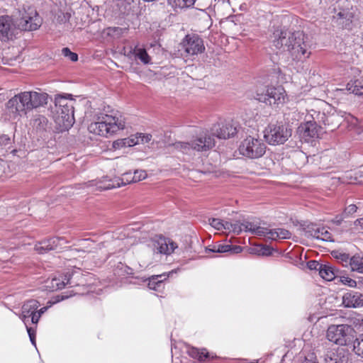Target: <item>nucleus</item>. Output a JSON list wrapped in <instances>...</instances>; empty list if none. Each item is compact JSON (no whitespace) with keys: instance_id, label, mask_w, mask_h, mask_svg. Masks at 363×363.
I'll return each mask as SVG.
<instances>
[{"instance_id":"1","label":"nucleus","mask_w":363,"mask_h":363,"mask_svg":"<svg viewBox=\"0 0 363 363\" xmlns=\"http://www.w3.org/2000/svg\"><path fill=\"white\" fill-rule=\"evenodd\" d=\"M273 45L282 59L291 60L295 62H303L311 55L309 45L306 42V36L301 31L290 32L276 30L274 33Z\"/></svg>"},{"instance_id":"2","label":"nucleus","mask_w":363,"mask_h":363,"mask_svg":"<svg viewBox=\"0 0 363 363\" xmlns=\"http://www.w3.org/2000/svg\"><path fill=\"white\" fill-rule=\"evenodd\" d=\"M212 135H201L191 143L176 142L173 144L175 149L183 153L188 154L191 150L206 151L215 146L214 136L219 139H228L237 133V128L230 123H221L214 125Z\"/></svg>"},{"instance_id":"3","label":"nucleus","mask_w":363,"mask_h":363,"mask_svg":"<svg viewBox=\"0 0 363 363\" xmlns=\"http://www.w3.org/2000/svg\"><path fill=\"white\" fill-rule=\"evenodd\" d=\"M48 97L46 93L23 91L9 99L6 108L15 117L22 116L34 108L47 104Z\"/></svg>"},{"instance_id":"4","label":"nucleus","mask_w":363,"mask_h":363,"mask_svg":"<svg viewBox=\"0 0 363 363\" xmlns=\"http://www.w3.org/2000/svg\"><path fill=\"white\" fill-rule=\"evenodd\" d=\"M125 126V119L121 115L101 113L96 121L89 125L88 129L90 133L108 138L123 130Z\"/></svg>"},{"instance_id":"5","label":"nucleus","mask_w":363,"mask_h":363,"mask_svg":"<svg viewBox=\"0 0 363 363\" xmlns=\"http://www.w3.org/2000/svg\"><path fill=\"white\" fill-rule=\"evenodd\" d=\"M53 118L60 131L71 128L74 123V108L71 102L60 96L55 98Z\"/></svg>"},{"instance_id":"6","label":"nucleus","mask_w":363,"mask_h":363,"mask_svg":"<svg viewBox=\"0 0 363 363\" xmlns=\"http://www.w3.org/2000/svg\"><path fill=\"white\" fill-rule=\"evenodd\" d=\"M292 130L289 125L282 123L269 124L264 129V138L272 145L284 144L291 136Z\"/></svg>"},{"instance_id":"7","label":"nucleus","mask_w":363,"mask_h":363,"mask_svg":"<svg viewBox=\"0 0 363 363\" xmlns=\"http://www.w3.org/2000/svg\"><path fill=\"white\" fill-rule=\"evenodd\" d=\"M313 121H308L302 123L298 128V133L304 141L309 143L311 140L318 138V126L327 124V117L324 113L314 111L311 114Z\"/></svg>"},{"instance_id":"8","label":"nucleus","mask_w":363,"mask_h":363,"mask_svg":"<svg viewBox=\"0 0 363 363\" xmlns=\"http://www.w3.org/2000/svg\"><path fill=\"white\" fill-rule=\"evenodd\" d=\"M354 329L346 324L331 325L326 333L327 339L336 345H346L353 340Z\"/></svg>"},{"instance_id":"9","label":"nucleus","mask_w":363,"mask_h":363,"mask_svg":"<svg viewBox=\"0 0 363 363\" xmlns=\"http://www.w3.org/2000/svg\"><path fill=\"white\" fill-rule=\"evenodd\" d=\"M255 99L269 106L279 104L284 102L285 91L281 86L259 88Z\"/></svg>"},{"instance_id":"10","label":"nucleus","mask_w":363,"mask_h":363,"mask_svg":"<svg viewBox=\"0 0 363 363\" xmlns=\"http://www.w3.org/2000/svg\"><path fill=\"white\" fill-rule=\"evenodd\" d=\"M266 145L262 140L252 137L245 138L239 146L240 153L250 159L262 157L266 152Z\"/></svg>"},{"instance_id":"11","label":"nucleus","mask_w":363,"mask_h":363,"mask_svg":"<svg viewBox=\"0 0 363 363\" xmlns=\"http://www.w3.org/2000/svg\"><path fill=\"white\" fill-rule=\"evenodd\" d=\"M79 275V272L74 271L67 272L63 276L55 277L47 281L46 286L51 291H57L63 289L66 285H69L71 287L77 286L79 283L77 279Z\"/></svg>"},{"instance_id":"12","label":"nucleus","mask_w":363,"mask_h":363,"mask_svg":"<svg viewBox=\"0 0 363 363\" xmlns=\"http://www.w3.org/2000/svg\"><path fill=\"white\" fill-rule=\"evenodd\" d=\"M182 46L188 55H197L205 51L203 39L196 33L187 34L182 40Z\"/></svg>"},{"instance_id":"13","label":"nucleus","mask_w":363,"mask_h":363,"mask_svg":"<svg viewBox=\"0 0 363 363\" xmlns=\"http://www.w3.org/2000/svg\"><path fill=\"white\" fill-rule=\"evenodd\" d=\"M303 230L307 238H313L322 241H333L332 234L325 227H320L316 223L305 225Z\"/></svg>"},{"instance_id":"14","label":"nucleus","mask_w":363,"mask_h":363,"mask_svg":"<svg viewBox=\"0 0 363 363\" xmlns=\"http://www.w3.org/2000/svg\"><path fill=\"white\" fill-rule=\"evenodd\" d=\"M41 23V18L37 11L34 9H30L29 13L23 14L18 26L24 30H36Z\"/></svg>"},{"instance_id":"15","label":"nucleus","mask_w":363,"mask_h":363,"mask_svg":"<svg viewBox=\"0 0 363 363\" xmlns=\"http://www.w3.org/2000/svg\"><path fill=\"white\" fill-rule=\"evenodd\" d=\"M176 242L169 238L159 236L154 240V251L166 255H171L177 248Z\"/></svg>"},{"instance_id":"16","label":"nucleus","mask_w":363,"mask_h":363,"mask_svg":"<svg viewBox=\"0 0 363 363\" xmlns=\"http://www.w3.org/2000/svg\"><path fill=\"white\" fill-rule=\"evenodd\" d=\"M15 26L11 17L9 16H0V40L6 41L12 38L14 34Z\"/></svg>"},{"instance_id":"17","label":"nucleus","mask_w":363,"mask_h":363,"mask_svg":"<svg viewBox=\"0 0 363 363\" xmlns=\"http://www.w3.org/2000/svg\"><path fill=\"white\" fill-rule=\"evenodd\" d=\"M342 303L347 308L363 307V294L354 291H350L342 296Z\"/></svg>"},{"instance_id":"18","label":"nucleus","mask_w":363,"mask_h":363,"mask_svg":"<svg viewBox=\"0 0 363 363\" xmlns=\"http://www.w3.org/2000/svg\"><path fill=\"white\" fill-rule=\"evenodd\" d=\"M65 243L66 242L63 238L53 237L40 242L35 246V249L39 253H44L50 250H56L62 244Z\"/></svg>"},{"instance_id":"19","label":"nucleus","mask_w":363,"mask_h":363,"mask_svg":"<svg viewBox=\"0 0 363 363\" xmlns=\"http://www.w3.org/2000/svg\"><path fill=\"white\" fill-rule=\"evenodd\" d=\"M40 306V303L37 300L30 299L23 303L21 308V313L19 315L20 319L26 325L28 318Z\"/></svg>"},{"instance_id":"20","label":"nucleus","mask_w":363,"mask_h":363,"mask_svg":"<svg viewBox=\"0 0 363 363\" xmlns=\"http://www.w3.org/2000/svg\"><path fill=\"white\" fill-rule=\"evenodd\" d=\"M354 13L350 9H342L334 16L337 23L343 28L350 29Z\"/></svg>"},{"instance_id":"21","label":"nucleus","mask_w":363,"mask_h":363,"mask_svg":"<svg viewBox=\"0 0 363 363\" xmlns=\"http://www.w3.org/2000/svg\"><path fill=\"white\" fill-rule=\"evenodd\" d=\"M119 177L109 179L108 177H104L99 181L89 182L90 186H96L99 190H108L119 187Z\"/></svg>"},{"instance_id":"22","label":"nucleus","mask_w":363,"mask_h":363,"mask_svg":"<svg viewBox=\"0 0 363 363\" xmlns=\"http://www.w3.org/2000/svg\"><path fill=\"white\" fill-rule=\"evenodd\" d=\"M128 57L134 56L135 59L140 60L143 64L147 65L150 62L151 58L147 54L146 50L143 48H140L138 45L134 47L133 49H130L129 52L127 54Z\"/></svg>"},{"instance_id":"23","label":"nucleus","mask_w":363,"mask_h":363,"mask_svg":"<svg viewBox=\"0 0 363 363\" xmlns=\"http://www.w3.org/2000/svg\"><path fill=\"white\" fill-rule=\"evenodd\" d=\"M168 275L164 274L152 276L149 279L148 288L155 291H157L162 285L163 281L167 279Z\"/></svg>"},{"instance_id":"24","label":"nucleus","mask_w":363,"mask_h":363,"mask_svg":"<svg viewBox=\"0 0 363 363\" xmlns=\"http://www.w3.org/2000/svg\"><path fill=\"white\" fill-rule=\"evenodd\" d=\"M320 277L326 281H332L335 278V269L327 264H322V267L319 271Z\"/></svg>"},{"instance_id":"25","label":"nucleus","mask_w":363,"mask_h":363,"mask_svg":"<svg viewBox=\"0 0 363 363\" xmlns=\"http://www.w3.org/2000/svg\"><path fill=\"white\" fill-rule=\"evenodd\" d=\"M352 271L363 274V256L355 255L350 258Z\"/></svg>"},{"instance_id":"26","label":"nucleus","mask_w":363,"mask_h":363,"mask_svg":"<svg viewBox=\"0 0 363 363\" xmlns=\"http://www.w3.org/2000/svg\"><path fill=\"white\" fill-rule=\"evenodd\" d=\"M347 89L355 95L363 94V84L359 80L351 81L347 84Z\"/></svg>"},{"instance_id":"27","label":"nucleus","mask_w":363,"mask_h":363,"mask_svg":"<svg viewBox=\"0 0 363 363\" xmlns=\"http://www.w3.org/2000/svg\"><path fill=\"white\" fill-rule=\"evenodd\" d=\"M195 1L196 0H167L169 5L174 9L191 7Z\"/></svg>"},{"instance_id":"28","label":"nucleus","mask_w":363,"mask_h":363,"mask_svg":"<svg viewBox=\"0 0 363 363\" xmlns=\"http://www.w3.org/2000/svg\"><path fill=\"white\" fill-rule=\"evenodd\" d=\"M48 125V119L42 115L36 116L32 122V125L38 131L45 130Z\"/></svg>"},{"instance_id":"29","label":"nucleus","mask_w":363,"mask_h":363,"mask_svg":"<svg viewBox=\"0 0 363 363\" xmlns=\"http://www.w3.org/2000/svg\"><path fill=\"white\" fill-rule=\"evenodd\" d=\"M152 139L150 134L138 133L135 138L130 139L131 143H128L129 146L138 145L140 143L144 144L150 142Z\"/></svg>"},{"instance_id":"30","label":"nucleus","mask_w":363,"mask_h":363,"mask_svg":"<svg viewBox=\"0 0 363 363\" xmlns=\"http://www.w3.org/2000/svg\"><path fill=\"white\" fill-rule=\"evenodd\" d=\"M188 353L191 357L196 358L199 361H203L204 359L208 357V352L206 349L199 350L197 348L192 347L189 350Z\"/></svg>"},{"instance_id":"31","label":"nucleus","mask_w":363,"mask_h":363,"mask_svg":"<svg viewBox=\"0 0 363 363\" xmlns=\"http://www.w3.org/2000/svg\"><path fill=\"white\" fill-rule=\"evenodd\" d=\"M128 28L109 27L107 28V35L113 38H118L124 33L128 32Z\"/></svg>"},{"instance_id":"32","label":"nucleus","mask_w":363,"mask_h":363,"mask_svg":"<svg viewBox=\"0 0 363 363\" xmlns=\"http://www.w3.org/2000/svg\"><path fill=\"white\" fill-rule=\"evenodd\" d=\"M354 351L363 357V333L359 335L354 342Z\"/></svg>"},{"instance_id":"33","label":"nucleus","mask_w":363,"mask_h":363,"mask_svg":"<svg viewBox=\"0 0 363 363\" xmlns=\"http://www.w3.org/2000/svg\"><path fill=\"white\" fill-rule=\"evenodd\" d=\"M254 253L262 256H269L272 254L273 248L267 245H259L252 250Z\"/></svg>"},{"instance_id":"34","label":"nucleus","mask_w":363,"mask_h":363,"mask_svg":"<svg viewBox=\"0 0 363 363\" xmlns=\"http://www.w3.org/2000/svg\"><path fill=\"white\" fill-rule=\"evenodd\" d=\"M119 187L121 186H124V185H126L128 184H130V183H135L134 182V177H133V173H132L131 172H125L124 174H122V177H119Z\"/></svg>"},{"instance_id":"35","label":"nucleus","mask_w":363,"mask_h":363,"mask_svg":"<svg viewBox=\"0 0 363 363\" xmlns=\"http://www.w3.org/2000/svg\"><path fill=\"white\" fill-rule=\"evenodd\" d=\"M209 251L218 253L228 252L231 250V245H219L214 246L212 249H208Z\"/></svg>"},{"instance_id":"36","label":"nucleus","mask_w":363,"mask_h":363,"mask_svg":"<svg viewBox=\"0 0 363 363\" xmlns=\"http://www.w3.org/2000/svg\"><path fill=\"white\" fill-rule=\"evenodd\" d=\"M62 53L65 57H68L72 62H76L78 60L77 54L72 52L68 48H64L62 50Z\"/></svg>"},{"instance_id":"37","label":"nucleus","mask_w":363,"mask_h":363,"mask_svg":"<svg viewBox=\"0 0 363 363\" xmlns=\"http://www.w3.org/2000/svg\"><path fill=\"white\" fill-rule=\"evenodd\" d=\"M209 224L218 230H223V220H220L219 218H209L208 220Z\"/></svg>"},{"instance_id":"38","label":"nucleus","mask_w":363,"mask_h":363,"mask_svg":"<svg viewBox=\"0 0 363 363\" xmlns=\"http://www.w3.org/2000/svg\"><path fill=\"white\" fill-rule=\"evenodd\" d=\"M340 359L335 352H329L325 357V363H340Z\"/></svg>"},{"instance_id":"39","label":"nucleus","mask_w":363,"mask_h":363,"mask_svg":"<svg viewBox=\"0 0 363 363\" xmlns=\"http://www.w3.org/2000/svg\"><path fill=\"white\" fill-rule=\"evenodd\" d=\"M257 226V225L252 222L245 220H243V231L250 232L252 234H254V231H255Z\"/></svg>"},{"instance_id":"40","label":"nucleus","mask_w":363,"mask_h":363,"mask_svg":"<svg viewBox=\"0 0 363 363\" xmlns=\"http://www.w3.org/2000/svg\"><path fill=\"white\" fill-rule=\"evenodd\" d=\"M277 235L278 239H289L291 236V233L284 228H277Z\"/></svg>"},{"instance_id":"41","label":"nucleus","mask_w":363,"mask_h":363,"mask_svg":"<svg viewBox=\"0 0 363 363\" xmlns=\"http://www.w3.org/2000/svg\"><path fill=\"white\" fill-rule=\"evenodd\" d=\"M134 182H140L147 177V173L144 170H135L133 172Z\"/></svg>"},{"instance_id":"42","label":"nucleus","mask_w":363,"mask_h":363,"mask_svg":"<svg viewBox=\"0 0 363 363\" xmlns=\"http://www.w3.org/2000/svg\"><path fill=\"white\" fill-rule=\"evenodd\" d=\"M243 231V221L240 222L238 220L233 223L232 231L234 233L239 235Z\"/></svg>"},{"instance_id":"43","label":"nucleus","mask_w":363,"mask_h":363,"mask_svg":"<svg viewBox=\"0 0 363 363\" xmlns=\"http://www.w3.org/2000/svg\"><path fill=\"white\" fill-rule=\"evenodd\" d=\"M340 281L350 287H356L357 281L349 277L342 276L340 277Z\"/></svg>"},{"instance_id":"44","label":"nucleus","mask_w":363,"mask_h":363,"mask_svg":"<svg viewBox=\"0 0 363 363\" xmlns=\"http://www.w3.org/2000/svg\"><path fill=\"white\" fill-rule=\"evenodd\" d=\"M26 330H27L28 334L29 335L30 340L31 343L34 346H35L36 345V344H35V333H36L35 329L28 327L27 324L26 325Z\"/></svg>"},{"instance_id":"45","label":"nucleus","mask_w":363,"mask_h":363,"mask_svg":"<svg viewBox=\"0 0 363 363\" xmlns=\"http://www.w3.org/2000/svg\"><path fill=\"white\" fill-rule=\"evenodd\" d=\"M277 228L275 229H269L267 228V234H266V238L267 240H277Z\"/></svg>"},{"instance_id":"46","label":"nucleus","mask_w":363,"mask_h":363,"mask_svg":"<svg viewBox=\"0 0 363 363\" xmlns=\"http://www.w3.org/2000/svg\"><path fill=\"white\" fill-rule=\"evenodd\" d=\"M322 264H320L315 260H311V261L308 262V263H307V266L310 269H315L318 272L320 271V268L322 267Z\"/></svg>"},{"instance_id":"47","label":"nucleus","mask_w":363,"mask_h":363,"mask_svg":"<svg viewBox=\"0 0 363 363\" xmlns=\"http://www.w3.org/2000/svg\"><path fill=\"white\" fill-rule=\"evenodd\" d=\"M11 144L10 137L6 135H0V147H6Z\"/></svg>"},{"instance_id":"48","label":"nucleus","mask_w":363,"mask_h":363,"mask_svg":"<svg viewBox=\"0 0 363 363\" xmlns=\"http://www.w3.org/2000/svg\"><path fill=\"white\" fill-rule=\"evenodd\" d=\"M357 210V207L354 204H350L347 206L344 211V215L349 216L354 213Z\"/></svg>"},{"instance_id":"49","label":"nucleus","mask_w":363,"mask_h":363,"mask_svg":"<svg viewBox=\"0 0 363 363\" xmlns=\"http://www.w3.org/2000/svg\"><path fill=\"white\" fill-rule=\"evenodd\" d=\"M268 228L261 227L257 225L255 228V231H254L253 235H256L257 236H263L266 237L267 230Z\"/></svg>"},{"instance_id":"50","label":"nucleus","mask_w":363,"mask_h":363,"mask_svg":"<svg viewBox=\"0 0 363 363\" xmlns=\"http://www.w3.org/2000/svg\"><path fill=\"white\" fill-rule=\"evenodd\" d=\"M53 303L49 301L48 302V306H45V307H43L41 308H40L39 310H36V313L38 314V315H39L40 317H41V315L45 313L47 311V310L48 309L49 307H50L52 305Z\"/></svg>"},{"instance_id":"51","label":"nucleus","mask_w":363,"mask_h":363,"mask_svg":"<svg viewBox=\"0 0 363 363\" xmlns=\"http://www.w3.org/2000/svg\"><path fill=\"white\" fill-rule=\"evenodd\" d=\"M223 230H228L230 232L232 231V228H233L232 222L223 220Z\"/></svg>"},{"instance_id":"52","label":"nucleus","mask_w":363,"mask_h":363,"mask_svg":"<svg viewBox=\"0 0 363 363\" xmlns=\"http://www.w3.org/2000/svg\"><path fill=\"white\" fill-rule=\"evenodd\" d=\"M242 250V247L240 246H238V245L232 246L231 245V250L230 252L233 254H238V253L241 252Z\"/></svg>"},{"instance_id":"53","label":"nucleus","mask_w":363,"mask_h":363,"mask_svg":"<svg viewBox=\"0 0 363 363\" xmlns=\"http://www.w3.org/2000/svg\"><path fill=\"white\" fill-rule=\"evenodd\" d=\"M30 317H31V322L33 324H37L40 318V317L38 315L36 312L30 315Z\"/></svg>"},{"instance_id":"54","label":"nucleus","mask_w":363,"mask_h":363,"mask_svg":"<svg viewBox=\"0 0 363 363\" xmlns=\"http://www.w3.org/2000/svg\"><path fill=\"white\" fill-rule=\"evenodd\" d=\"M354 225H359L360 230H363V218L356 220L354 221Z\"/></svg>"},{"instance_id":"55","label":"nucleus","mask_w":363,"mask_h":363,"mask_svg":"<svg viewBox=\"0 0 363 363\" xmlns=\"http://www.w3.org/2000/svg\"><path fill=\"white\" fill-rule=\"evenodd\" d=\"M340 257H341V259H342V261H345V262L350 261V258L351 257H350L349 255L345 253V254H342L340 255Z\"/></svg>"},{"instance_id":"56","label":"nucleus","mask_w":363,"mask_h":363,"mask_svg":"<svg viewBox=\"0 0 363 363\" xmlns=\"http://www.w3.org/2000/svg\"><path fill=\"white\" fill-rule=\"evenodd\" d=\"M357 174L360 178L363 179V164L360 167V169L358 170Z\"/></svg>"},{"instance_id":"57","label":"nucleus","mask_w":363,"mask_h":363,"mask_svg":"<svg viewBox=\"0 0 363 363\" xmlns=\"http://www.w3.org/2000/svg\"><path fill=\"white\" fill-rule=\"evenodd\" d=\"M303 363H318V362H316L315 361L308 360V359H306V360L304 361Z\"/></svg>"},{"instance_id":"58","label":"nucleus","mask_w":363,"mask_h":363,"mask_svg":"<svg viewBox=\"0 0 363 363\" xmlns=\"http://www.w3.org/2000/svg\"><path fill=\"white\" fill-rule=\"evenodd\" d=\"M337 225H340V223H341V220H336V221H335Z\"/></svg>"},{"instance_id":"59","label":"nucleus","mask_w":363,"mask_h":363,"mask_svg":"<svg viewBox=\"0 0 363 363\" xmlns=\"http://www.w3.org/2000/svg\"><path fill=\"white\" fill-rule=\"evenodd\" d=\"M361 320L362 321H363V318H362V316H361L359 318H358V319H357V320H358V321H359V320Z\"/></svg>"}]
</instances>
